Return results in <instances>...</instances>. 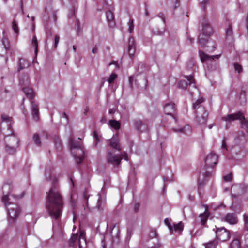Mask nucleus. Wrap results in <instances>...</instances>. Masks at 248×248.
I'll list each match as a JSON object with an SVG mask.
<instances>
[{
  "label": "nucleus",
  "instance_id": "5701e85b",
  "mask_svg": "<svg viewBox=\"0 0 248 248\" xmlns=\"http://www.w3.org/2000/svg\"><path fill=\"white\" fill-rule=\"evenodd\" d=\"M20 82L22 85H28L29 84V76L27 74H23L19 77Z\"/></svg>",
  "mask_w": 248,
  "mask_h": 248
},
{
  "label": "nucleus",
  "instance_id": "37998d69",
  "mask_svg": "<svg viewBox=\"0 0 248 248\" xmlns=\"http://www.w3.org/2000/svg\"><path fill=\"white\" fill-rule=\"evenodd\" d=\"M244 219L245 224L248 225V213L244 215Z\"/></svg>",
  "mask_w": 248,
  "mask_h": 248
},
{
  "label": "nucleus",
  "instance_id": "c85d7f7f",
  "mask_svg": "<svg viewBox=\"0 0 248 248\" xmlns=\"http://www.w3.org/2000/svg\"><path fill=\"white\" fill-rule=\"evenodd\" d=\"M217 245L216 240L210 241L205 244V248H215Z\"/></svg>",
  "mask_w": 248,
  "mask_h": 248
},
{
  "label": "nucleus",
  "instance_id": "13d9d810",
  "mask_svg": "<svg viewBox=\"0 0 248 248\" xmlns=\"http://www.w3.org/2000/svg\"><path fill=\"white\" fill-rule=\"evenodd\" d=\"M113 112H114V111L112 109H110L109 111V113H113Z\"/></svg>",
  "mask_w": 248,
  "mask_h": 248
},
{
  "label": "nucleus",
  "instance_id": "5fc2aeb1",
  "mask_svg": "<svg viewBox=\"0 0 248 248\" xmlns=\"http://www.w3.org/2000/svg\"><path fill=\"white\" fill-rule=\"evenodd\" d=\"M101 122H102L103 123H105L106 122V119L105 118H102L101 120Z\"/></svg>",
  "mask_w": 248,
  "mask_h": 248
},
{
  "label": "nucleus",
  "instance_id": "f704fd0d",
  "mask_svg": "<svg viewBox=\"0 0 248 248\" xmlns=\"http://www.w3.org/2000/svg\"><path fill=\"white\" fill-rule=\"evenodd\" d=\"M117 77V75L116 74L112 73L108 79V82H109V83L111 84L113 83L114 80Z\"/></svg>",
  "mask_w": 248,
  "mask_h": 248
},
{
  "label": "nucleus",
  "instance_id": "49530a36",
  "mask_svg": "<svg viewBox=\"0 0 248 248\" xmlns=\"http://www.w3.org/2000/svg\"><path fill=\"white\" fill-rule=\"evenodd\" d=\"M241 187V185H233L232 186V189L233 190H234L235 189H236L237 188H240Z\"/></svg>",
  "mask_w": 248,
  "mask_h": 248
},
{
  "label": "nucleus",
  "instance_id": "bf43d9fd",
  "mask_svg": "<svg viewBox=\"0 0 248 248\" xmlns=\"http://www.w3.org/2000/svg\"><path fill=\"white\" fill-rule=\"evenodd\" d=\"M73 15H74V13H70V14H69V16H71V17L72 16H73Z\"/></svg>",
  "mask_w": 248,
  "mask_h": 248
},
{
  "label": "nucleus",
  "instance_id": "4c0bfd02",
  "mask_svg": "<svg viewBox=\"0 0 248 248\" xmlns=\"http://www.w3.org/2000/svg\"><path fill=\"white\" fill-rule=\"evenodd\" d=\"M128 31L129 33H131L133 30L134 28V25H133V21L132 20H130L128 22Z\"/></svg>",
  "mask_w": 248,
  "mask_h": 248
},
{
  "label": "nucleus",
  "instance_id": "9d476101",
  "mask_svg": "<svg viewBox=\"0 0 248 248\" xmlns=\"http://www.w3.org/2000/svg\"><path fill=\"white\" fill-rule=\"evenodd\" d=\"M200 56L204 66H206L209 70H212L214 69L212 67V65L215 66L216 65V62L214 61V59H218L220 57V55L210 56L203 52H200Z\"/></svg>",
  "mask_w": 248,
  "mask_h": 248
},
{
  "label": "nucleus",
  "instance_id": "052dcab7",
  "mask_svg": "<svg viewBox=\"0 0 248 248\" xmlns=\"http://www.w3.org/2000/svg\"><path fill=\"white\" fill-rule=\"evenodd\" d=\"M212 127H213V125H210L209 126V129H211V128H212Z\"/></svg>",
  "mask_w": 248,
  "mask_h": 248
},
{
  "label": "nucleus",
  "instance_id": "393cba45",
  "mask_svg": "<svg viewBox=\"0 0 248 248\" xmlns=\"http://www.w3.org/2000/svg\"><path fill=\"white\" fill-rule=\"evenodd\" d=\"M208 217V214L206 211L203 214H200L199 217L200 218L201 222L202 225H203L206 223Z\"/></svg>",
  "mask_w": 248,
  "mask_h": 248
},
{
  "label": "nucleus",
  "instance_id": "f03ea898",
  "mask_svg": "<svg viewBox=\"0 0 248 248\" xmlns=\"http://www.w3.org/2000/svg\"><path fill=\"white\" fill-rule=\"evenodd\" d=\"M109 141L110 146L114 151L108 152L107 156L108 161L114 166H117L120 164L121 160L123 158L127 161L128 158L126 153H122L121 154L119 153L121 150V148L119 143L118 135L117 134L113 135Z\"/></svg>",
  "mask_w": 248,
  "mask_h": 248
},
{
  "label": "nucleus",
  "instance_id": "09e8293b",
  "mask_svg": "<svg viewBox=\"0 0 248 248\" xmlns=\"http://www.w3.org/2000/svg\"><path fill=\"white\" fill-rule=\"evenodd\" d=\"M133 77L130 76L129 78V84H130V85L131 87L132 86V80H133Z\"/></svg>",
  "mask_w": 248,
  "mask_h": 248
},
{
  "label": "nucleus",
  "instance_id": "603ef678",
  "mask_svg": "<svg viewBox=\"0 0 248 248\" xmlns=\"http://www.w3.org/2000/svg\"><path fill=\"white\" fill-rule=\"evenodd\" d=\"M207 0H203L202 2V5H205V4L207 3Z\"/></svg>",
  "mask_w": 248,
  "mask_h": 248
},
{
  "label": "nucleus",
  "instance_id": "2eb2a0df",
  "mask_svg": "<svg viewBox=\"0 0 248 248\" xmlns=\"http://www.w3.org/2000/svg\"><path fill=\"white\" fill-rule=\"evenodd\" d=\"M164 112L166 115L171 116V118L174 120V113L175 112L174 103L171 102L165 104L164 106Z\"/></svg>",
  "mask_w": 248,
  "mask_h": 248
},
{
  "label": "nucleus",
  "instance_id": "c03bdc74",
  "mask_svg": "<svg viewBox=\"0 0 248 248\" xmlns=\"http://www.w3.org/2000/svg\"><path fill=\"white\" fill-rule=\"evenodd\" d=\"M141 124H142V123L141 121H137L135 123V126L137 128L139 129L140 128V126L141 125Z\"/></svg>",
  "mask_w": 248,
  "mask_h": 248
},
{
  "label": "nucleus",
  "instance_id": "4d7b16f0",
  "mask_svg": "<svg viewBox=\"0 0 248 248\" xmlns=\"http://www.w3.org/2000/svg\"><path fill=\"white\" fill-rule=\"evenodd\" d=\"M73 50H74V51H76V46H75V45H74V46H73Z\"/></svg>",
  "mask_w": 248,
  "mask_h": 248
},
{
  "label": "nucleus",
  "instance_id": "864d4df0",
  "mask_svg": "<svg viewBox=\"0 0 248 248\" xmlns=\"http://www.w3.org/2000/svg\"><path fill=\"white\" fill-rule=\"evenodd\" d=\"M139 207V205L138 204H136L135 205V211H137V209L138 208V207Z\"/></svg>",
  "mask_w": 248,
  "mask_h": 248
},
{
  "label": "nucleus",
  "instance_id": "412c9836",
  "mask_svg": "<svg viewBox=\"0 0 248 248\" xmlns=\"http://www.w3.org/2000/svg\"><path fill=\"white\" fill-rule=\"evenodd\" d=\"M19 70H21L29 67L30 62L24 58H21L19 60Z\"/></svg>",
  "mask_w": 248,
  "mask_h": 248
},
{
  "label": "nucleus",
  "instance_id": "58836bf2",
  "mask_svg": "<svg viewBox=\"0 0 248 248\" xmlns=\"http://www.w3.org/2000/svg\"><path fill=\"white\" fill-rule=\"evenodd\" d=\"M135 43L134 38L132 37H129L128 40V47H134Z\"/></svg>",
  "mask_w": 248,
  "mask_h": 248
},
{
  "label": "nucleus",
  "instance_id": "3c124183",
  "mask_svg": "<svg viewBox=\"0 0 248 248\" xmlns=\"http://www.w3.org/2000/svg\"><path fill=\"white\" fill-rule=\"evenodd\" d=\"M239 140H244V135L243 133H241V135L240 136Z\"/></svg>",
  "mask_w": 248,
  "mask_h": 248
},
{
  "label": "nucleus",
  "instance_id": "8fccbe9b",
  "mask_svg": "<svg viewBox=\"0 0 248 248\" xmlns=\"http://www.w3.org/2000/svg\"><path fill=\"white\" fill-rule=\"evenodd\" d=\"M104 0L105 1V3H106V5H110L112 3L111 0Z\"/></svg>",
  "mask_w": 248,
  "mask_h": 248
},
{
  "label": "nucleus",
  "instance_id": "680f3d73",
  "mask_svg": "<svg viewBox=\"0 0 248 248\" xmlns=\"http://www.w3.org/2000/svg\"><path fill=\"white\" fill-rule=\"evenodd\" d=\"M63 116H64V117H65V118H66V117H66V114H65V113H64V114H63Z\"/></svg>",
  "mask_w": 248,
  "mask_h": 248
},
{
  "label": "nucleus",
  "instance_id": "0eeeda50",
  "mask_svg": "<svg viewBox=\"0 0 248 248\" xmlns=\"http://www.w3.org/2000/svg\"><path fill=\"white\" fill-rule=\"evenodd\" d=\"M5 151L8 154L15 153L19 146V139L13 133L7 135L5 137Z\"/></svg>",
  "mask_w": 248,
  "mask_h": 248
},
{
  "label": "nucleus",
  "instance_id": "6e6552de",
  "mask_svg": "<svg viewBox=\"0 0 248 248\" xmlns=\"http://www.w3.org/2000/svg\"><path fill=\"white\" fill-rule=\"evenodd\" d=\"M186 79L180 80L178 83V87L183 90H186L187 87L188 86L189 88L191 87L194 89V91H190V93L191 96L193 95V93H197L199 94V91L196 88L195 83L193 79V77L191 75H189L185 77Z\"/></svg>",
  "mask_w": 248,
  "mask_h": 248
},
{
  "label": "nucleus",
  "instance_id": "0e129e2a",
  "mask_svg": "<svg viewBox=\"0 0 248 248\" xmlns=\"http://www.w3.org/2000/svg\"><path fill=\"white\" fill-rule=\"evenodd\" d=\"M247 28L248 29V21L247 20Z\"/></svg>",
  "mask_w": 248,
  "mask_h": 248
},
{
  "label": "nucleus",
  "instance_id": "4be33fe9",
  "mask_svg": "<svg viewBox=\"0 0 248 248\" xmlns=\"http://www.w3.org/2000/svg\"><path fill=\"white\" fill-rule=\"evenodd\" d=\"M109 125L111 128H114L115 130H118L120 128V123L116 120H111L109 121Z\"/></svg>",
  "mask_w": 248,
  "mask_h": 248
},
{
  "label": "nucleus",
  "instance_id": "338daca9",
  "mask_svg": "<svg viewBox=\"0 0 248 248\" xmlns=\"http://www.w3.org/2000/svg\"><path fill=\"white\" fill-rule=\"evenodd\" d=\"M78 140H81V138H78Z\"/></svg>",
  "mask_w": 248,
  "mask_h": 248
},
{
  "label": "nucleus",
  "instance_id": "774afa93",
  "mask_svg": "<svg viewBox=\"0 0 248 248\" xmlns=\"http://www.w3.org/2000/svg\"><path fill=\"white\" fill-rule=\"evenodd\" d=\"M191 63H192V65L193 66L194 65V63H193V62H191Z\"/></svg>",
  "mask_w": 248,
  "mask_h": 248
},
{
  "label": "nucleus",
  "instance_id": "20e7f679",
  "mask_svg": "<svg viewBox=\"0 0 248 248\" xmlns=\"http://www.w3.org/2000/svg\"><path fill=\"white\" fill-rule=\"evenodd\" d=\"M202 98H199L193 105V109L195 114V120L199 125H202L206 124L208 113L205 108L201 104L203 102Z\"/></svg>",
  "mask_w": 248,
  "mask_h": 248
},
{
  "label": "nucleus",
  "instance_id": "c756f323",
  "mask_svg": "<svg viewBox=\"0 0 248 248\" xmlns=\"http://www.w3.org/2000/svg\"><path fill=\"white\" fill-rule=\"evenodd\" d=\"M164 223L169 229L170 233L171 234L173 233V226L170 223V221L168 218H166L164 220Z\"/></svg>",
  "mask_w": 248,
  "mask_h": 248
},
{
  "label": "nucleus",
  "instance_id": "a211bd4d",
  "mask_svg": "<svg viewBox=\"0 0 248 248\" xmlns=\"http://www.w3.org/2000/svg\"><path fill=\"white\" fill-rule=\"evenodd\" d=\"M10 48L9 41L7 38L4 37L2 40V45L0 47V55L3 56Z\"/></svg>",
  "mask_w": 248,
  "mask_h": 248
},
{
  "label": "nucleus",
  "instance_id": "39448f33",
  "mask_svg": "<svg viewBox=\"0 0 248 248\" xmlns=\"http://www.w3.org/2000/svg\"><path fill=\"white\" fill-rule=\"evenodd\" d=\"M22 90L26 97L30 100V108L33 119L38 121L39 118V109L38 104L33 100L36 93L33 90L29 87H23Z\"/></svg>",
  "mask_w": 248,
  "mask_h": 248
},
{
  "label": "nucleus",
  "instance_id": "ddd939ff",
  "mask_svg": "<svg viewBox=\"0 0 248 248\" xmlns=\"http://www.w3.org/2000/svg\"><path fill=\"white\" fill-rule=\"evenodd\" d=\"M216 236L221 241H225L230 238V232L225 228H217L216 232Z\"/></svg>",
  "mask_w": 248,
  "mask_h": 248
},
{
  "label": "nucleus",
  "instance_id": "4468645a",
  "mask_svg": "<svg viewBox=\"0 0 248 248\" xmlns=\"http://www.w3.org/2000/svg\"><path fill=\"white\" fill-rule=\"evenodd\" d=\"M217 155L214 153L211 152L206 156L205 162L206 165L212 167L217 163Z\"/></svg>",
  "mask_w": 248,
  "mask_h": 248
},
{
  "label": "nucleus",
  "instance_id": "cd10ccee",
  "mask_svg": "<svg viewBox=\"0 0 248 248\" xmlns=\"http://www.w3.org/2000/svg\"><path fill=\"white\" fill-rule=\"evenodd\" d=\"M11 27L13 30L14 31V32L17 35L18 34L19 32V29L16 20H13L12 23Z\"/></svg>",
  "mask_w": 248,
  "mask_h": 248
},
{
  "label": "nucleus",
  "instance_id": "e2e57ef3",
  "mask_svg": "<svg viewBox=\"0 0 248 248\" xmlns=\"http://www.w3.org/2000/svg\"><path fill=\"white\" fill-rule=\"evenodd\" d=\"M102 243H104V240H102ZM103 247H104V244H103Z\"/></svg>",
  "mask_w": 248,
  "mask_h": 248
},
{
  "label": "nucleus",
  "instance_id": "f257e3e1",
  "mask_svg": "<svg viewBox=\"0 0 248 248\" xmlns=\"http://www.w3.org/2000/svg\"><path fill=\"white\" fill-rule=\"evenodd\" d=\"M62 207V198L54 186L47 196L46 208L49 215L56 220L61 216Z\"/></svg>",
  "mask_w": 248,
  "mask_h": 248
},
{
  "label": "nucleus",
  "instance_id": "e433bc0d",
  "mask_svg": "<svg viewBox=\"0 0 248 248\" xmlns=\"http://www.w3.org/2000/svg\"><path fill=\"white\" fill-rule=\"evenodd\" d=\"M135 52V46L128 47V53L131 58H132Z\"/></svg>",
  "mask_w": 248,
  "mask_h": 248
},
{
  "label": "nucleus",
  "instance_id": "72a5a7b5",
  "mask_svg": "<svg viewBox=\"0 0 248 248\" xmlns=\"http://www.w3.org/2000/svg\"><path fill=\"white\" fill-rule=\"evenodd\" d=\"M33 139L35 144L39 146L41 144V142L39 140V137L37 134H35L33 136Z\"/></svg>",
  "mask_w": 248,
  "mask_h": 248
},
{
  "label": "nucleus",
  "instance_id": "ea45409f",
  "mask_svg": "<svg viewBox=\"0 0 248 248\" xmlns=\"http://www.w3.org/2000/svg\"><path fill=\"white\" fill-rule=\"evenodd\" d=\"M234 67L236 71L240 73L242 71V66L238 63H235L234 64Z\"/></svg>",
  "mask_w": 248,
  "mask_h": 248
},
{
  "label": "nucleus",
  "instance_id": "79ce46f5",
  "mask_svg": "<svg viewBox=\"0 0 248 248\" xmlns=\"http://www.w3.org/2000/svg\"><path fill=\"white\" fill-rule=\"evenodd\" d=\"M93 135L94 138L95 140V144L96 145L100 140V137L97 135V133L95 131L93 132Z\"/></svg>",
  "mask_w": 248,
  "mask_h": 248
},
{
  "label": "nucleus",
  "instance_id": "7ed1b4c3",
  "mask_svg": "<svg viewBox=\"0 0 248 248\" xmlns=\"http://www.w3.org/2000/svg\"><path fill=\"white\" fill-rule=\"evenodd\" d=\"M10 189V186L8 184H5L2 187L3 196L2 197V201L6 206L8 213L10 217L12 219L16 218L19 215L20 210L18 205L15 203H13L12 198L18 199L21 198L24 195L22 193L20 195H9L8 191Z\"/></svg>",
  "mask_w": 248,
  "mask_h": 248
},
{
  "label": "nucleus",
  "instance_id": "9b49d317",
  "mask_svg": "<svg viewBox=\"0 0 248 248\" xmlns=\"http://www.w3.org/2000/svg\"><path fill=\"white\" fill-rule=\"evenodd\" d=\"M202 33L199 35V41L200 44L204 46L207 42L208 36L213 32L210 25L205 21L202 23Z\"/></svg>",
  "mask_w": 248,
  "mask_h": 248
},
{
  "label": "nucleus",
  "instance_id": "f3484780",
  "mask_svg": "<svg viewBox=\"0 0 248 248\" xmlns=\"http://www.w3.org/2000/svg\"><path fill=\"white\" fill-rule=\"evenodd\" d=\"M223 220L230 224H235L238 222L237 217L234 213H228L223 217Z\"/></svg>",
  "mask_w": 248,
  "mask_h": 248
},
{
  "label": "nucleus",
  "instance_id": "6ab92c4d",
  "mask_svg": "<svg viewBox=\"0 0 248 248\" xmlns=\"http://www.w3.org/2000/svg\"><path fill=\"white\" fill-rule=\"evenodd\" d=\"M173 229V233L178 232L179 234L181 233V232L184 229V224L182 221L179 222L177 224H173L172 225Z\"/></svg>",
  "mask_w": 248,
  "mask_h": 248
},
{
  "label": "nucleus",
  "instance_id": "6e6d98bb",
  "mask_svg": "<svg viewBox=\"0 0 248 248\" xmlns=\"http://www.w3.org/2000/svg\"><path fill=\"white\" fill-rule=\"evenodd\" d=\"M145 15L146 16H148L149 15V12L147 10V9L146 8L145 9Z\"/></svg>",
  "mask_w": 248,
  "mask_h": 248
},
{
  "label": "nucleus",
  "instance_id": "2f4dec72",
  "mask_svg": "<svg viewBox=\"0 0 248 248\" xmlns=\"http://www.w3.org/2000/svg\"><path fill=\"white\" fill-rule=\"evenodd\" d=\"M232 28L231 25H229L228 28L226 30V36L227 39H231L232 40Z\"/></svg>",
  "mask_w": 248,
  "mask_h": 248
},
{
  "label": "nucleus",
  "instance_id": "bb28decb",
  "mask_svg": "<svg viewBox=\"0 0 248 248\" xmlns=\"http://www.w3.org/2000/svg\"><path fill=\"white\" fill-rule=\"evenodd\" d=\"M98 199L97 200V204L96 205V207L97 208L98 210H101L103 209V205L104 204V199L101 197L100 194H98Z\"/></svg>",
  "mask_w": 248,
  "mask_h": 248
},
{
  "label": "nucleus",
  "instance_id": "f8f14e48",
  "mask_svg": "<svg viewBox=\"0 0 248 248\" xmlns=\"http://www.w3.org/2000/svg\"><path fill=\"white\" fill-rule=\"evenodd\" d=\"M109 235L111 237L112 241L113 242H115L119 238V234H120V227L118 225H114L112 228L109 229L108 225V230H107V232L106 233L105 236H104L105 238H106L108 237Z\"/></svg>",
  "mask_w": 248,
  "mask_h": 248
},
{
  "label": "nucleus",
  "instance_id": "a878e982",
  "mask_svg": "<svg viewBox=\"0 0 248 248\" xmlns=\"http://www.w3.org/2000/svg\"><path fill=\"white\" fill-rule=\"evenodd\" d=\"M31 46L34 48L35 55H37L38 51V42L36 36L34 35L32 38Z\"/></svg>",
  "mask_w": 248,
  "mask_h": 248
},
{
  "label": "nucleus",
  "instance_id": "dca6fc26",
  "mask_svg": "<svg viewBox=\"0 0 248 248\" xmlns=\"http://www.w3.org/2000/svg\"><path fill=\"white\" fill-rule=\"evenodd\" d=\"M78 238V245L79 248H82L81 245V240H83L84 242H86L85 233L84 232H81L79 236L78 237L77 234H73L70 240V244L73 245Z\"/></svg>",
  "mask_w": 248,
  "mask_h": 248
},
{
  "label": "nucleus",
  "instance_id": "7c9ffc66",
  "mask_svg": "<svg viewBox=\"0 0 248 248\" xmlns=\"http://www.w3.org/2000/svg\"><path fill=\"white\" fill-rule=\"evenodd\" d=\"M231 248H240V242L238 240H234L230 244Z\"/></svg>",
  "mask_w": 248,
  "mask_h": 248
},
{
  "label": "nucleus",
  "instance_id": "423d86ee",
  "mask_svg": "<svg viewBox=\"0 0 248 248\" xmlns=\"http://www.w3.org/2000/svg\"><path fill=\"white\" fill-rule=\"evenodd\" d=\"M69 142L72 153L76 162L78 163H80L84 157L81 142L80 141H75L72 139L70 140Z\"/></svg>",
  "mask_w": 248,
  "mask_h": 248
},
{
  "label": "nucleus",
  "instance_id": "aec40b11",
  "mask_svg": "<svg viewBox=\"0 0 248 248\" xmlns=\"http://www.w3.org/2000/svg\"><path fill=\"white\" fill-rule=\"evenodd\" d=\"M106 18L109 26L113 27L114 25V23L113 22L114 15L111 11L109 10L106 12Z\"/></svg>",
  "mask_w": 248,
  "mask_h": 248
},
{
  "label": "nucleus",
  "instance_id": "473e14b6",
  "mask_svg": "<svg viewBox=\"0 0 248 248\" xmlns=\"http://www.w3.org/2000/svg\"><path fill=\"white\" fill-rule=\"evenodd\" d=\"M1 119L3 122H6L9 123V125L10 126L12 122V118L9 117V116L6 115H2L1 116Z\"/></svg>",
  "mask_w": 248,
  "mask_h": 248
},
{
  "label": "nucleus",
  "instance_id": "a19ab883",
  "mask_svg": "<svg viewBox=\"0 0 248 248\" xmlns=\"http://www.w3.org/2000/svg\"><path fill=\"white\" fill-rule=\"evenodd\" d=\"M59 40H60V36L58 35H56L55 36V42H54V48H56L57 47Z\"/></svg>",
  "mask_w": 248,
  "mask_h": 248
},
{
  "label": "nucleus",
  "instance_id": "1a4fd4ad",
  "mask_svg": "<svg viewBox=\"0 0 248 248\" xmlns=\"http://www.w3.org/2000/svg\"><path fill=\"white\" fill-rule=\"evenodd\" d=\"M222 120L227 123H231L234 120H239L242 124V127L247 131L248 130V123L245 120L244 116L240 112L234 114H228L222 118Z\"/></svg>",
  "mask_w": 248,
  "mask_h": 248
},
{
  "label": "nucleus",
  "instance_id": "a18cd8bd",
  "mask_svg": "<svg viewBox=\"0 0 248 248\" xmlns=\"http://www.w3.org/2000/svg\"><path fill=\"white\" fill-rule=\"evenodd\" d=\"M221 148L222 150L226 149V144L225 143V140L224 139L222 141V144L221 146Z\"/></svg>",
  "mask_w": 248,
  "mask_h": 248
},
{
  "label": "nucleus",
  "instance_id": "de8ad7c7",
  "mask_svg": "<svg viewBox=\"0 0 248 248\" xmlns=\"http://www.w3.org/2000/svg\"><path fill=\"white\" fill-rule=\"evenodd\" d=\"M98 49L96 46H94L92 50V52L93 54H96L97 52Z\"/></svg>",
  "mask_w": 248,
  "mask_h": 248
},
{
  "label": "nucleus",
  "instance_id": "69168bd1",
  "mask_svg": "<svg viewBox=\"0 0 248 248\" xmlns=\"http://www.w3.org/2000/svg\"><path fill=\"white\" fill-rule=\"evenodd\" d=\"M71 179V181L72 182V183L73 184V180L72 178L70 179Z\"/></svg>",
  "mask_w": 248,
  "mask_h": 248
},
{
  "label": "nucleus",
  "instance_id": "b1692460",
  "mask_svg": "<svg viewBox=\"0 0 248 248\" xmlns=\"http://www.w3.org/2000/svg\"><path fill=\"white\" fill-rule=\"evenodd\" d=\"M174 130L176 132L188 134L191 132V127L189 125H186L184 127L178 129H175Z\"/></svg>",
  "mask_w": 248,
  "mask_h": 248
},
{
  "label": "nucleus",
  "instance_id": "c9c22d12",
  "mask_svg": "<svg viewBox=\"0 0 248 248\" xmlns=\"http://www.w3.org/2000/svg\"><path fill=\"white\" fill-rule=\"evenodd\" d=\"M232 173H229L226 175H225L223 177V180L224 181L228 182L232 181Z\"/></svg>",
  "mask_w": 248,
  "mask_h": 248
}]
</instances>
